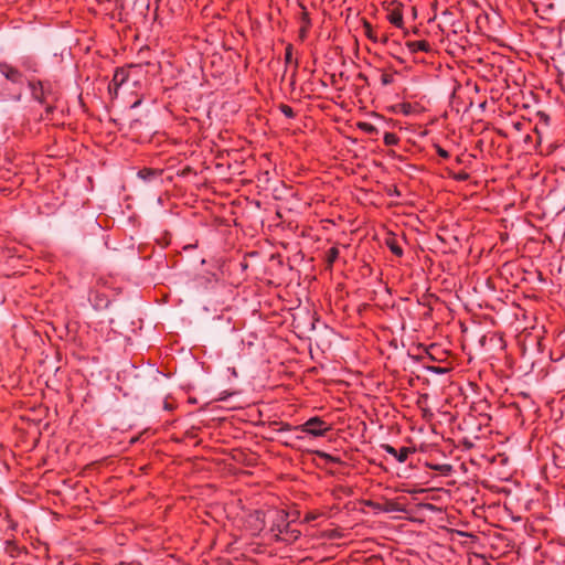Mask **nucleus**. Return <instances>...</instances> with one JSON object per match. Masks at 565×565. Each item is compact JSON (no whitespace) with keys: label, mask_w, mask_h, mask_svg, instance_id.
<instances>
[{"label":"nucleus","mask_w":565,"mask_h":565,"mask_svg":"<svg viewBox=\"0 0 565 565\" xmlns=\"http://www.w3.org/2000/svg\"><path fill=\"white\" fill-rule=\"evenodd\" d=\"M338 254H339V252H338V249H337V248H331V249L329 250L328 260H329L330 263L334 262V259L338 257Z\"/></svg>","instance_id":"14"},{"label":"nucleus","mask_w":565,"mask_h":565,"mask_svg":"<svg viewBox=\"0 0 565 565\" xmlns=\"http://www.w3.org/2000/svg\"><path fill=\"white\" fill-rule=\"evenodd\" d=\"M385 511L387 512H399L403 511L402 508H399L398 503L394 501H387L385 504Z\"/></svg>","instance_id":"9"},{"label":"nucleus","mask_w":565,"mask_h":565,"mask_svg":"<svg viewBox=\"0 0 565 565\" xmlns=\"http://www.w3.org/2000/svg\"><path fill=\"white\" fill-rule=\"evenodd\" d=\"M33 96H34L35 98H39V96H38V94H36L35 89L33 90Z\"/></svg>","instance_id":"18"},{"label":"nucleus","mask_w":565,"mask_h":565,"mask_svg":"<svg viewBox=\"0 0 565 565\" xmlns=\"http://www.w3.org/2000/svg\"><path fill=\"white\" fill-rule=\"evenodd\" d=\"M388 247L396 256L403 255V249L395 242H390Z\"/></svg>","instance_id":"11"},{"label":"nucleus","mask_w":565,"mask_h":565,"mask_svg":"<svg viewBox=\"0 0 565 565\" xmlns=\"http://www.w3.org/2000/svg\"><path fill=\"white\" fill-rule=\"evenodd\" d=\"M384 142L387 146H393L397 142V137L394 134L386 132L384 135Z\"/></svg>","instance_id":"10"},{"label":"nucleus","mask_w":565,"mask_h":565,"mask_svg":"<svg viewBox=\"0 0 565 565\" xmlns=\"http://www.w3.org/2000/svg\"><path fill=\"white\" fill-rule=\"evenodd\" d=\"M0 72L12 82H17L20 78L18 70L6 63H0Z\"/></svg>","instance_id":"4"},{"label":"nucleus","mask_w":565,"mask_h":565,"mask_svg":"<svg viewBox=\"0 0 565 565\" xmlns=\"http://www.w3.org/2000/svg\"><path fill=\"white\" fill-rule=\"evenodd\" d=\"M382 448L390 455L394 456L397 459V461H399V462L406 461V459L411 452L409 448L403 447L399 450H396L393 446L387 445V444L383 445Z\"/></svg>","instance_id":"3"},{"label":"nucleus","mask_w":565,"mask_h":565,"mask_svg":"<svg viewBox=\"0 0 565 565\" xmlns=\"http://www.w3.org/2000/svg\"><path fill=\"white\" fill-rule=\"evenodd\" d=\"M279 108H280V110L282 111V114H284L285 116H287V117H289V118H292V117L295 116L294 110H292V108H291V107H289V106H287V105L281 104V105L279 106Z\"/></svg>","instance_id":"12"},{"label":"nucleus","mask_w":565,"mask_h":565,"mask_svg":"<svg viewBox=\"0 0 565 565\" xmlns=\"http://www.w3.org/2000/svg\"><path fill=\"white\" fill-rule=\"evenodd\" d=\"M302 430L313 436H322L328 430V427L320 418L313 417L302 425Z\"/></svg>","instance_id":"1"},{"label":"nucleus","mask_w":565,"mask_h":565,"mask_svg":"<svg viewBox=\"0 0 565 565\" xmlns=\"http://www.w3.org/2000/svg\"><path fill=\"white\" fill-rule=\"evenodd\" d=\"M383 83H384V84H388V83H390V78H388L387 76H385V77L383 78Z\"/></svg>","instance_id":"16"},{"label":"nucleus","mask_w":565,"mask_h":565,"mask_svg":"<svg viewBox=\"0 0 565 565\" xmlns=\"http://www.w3.org/2000/svg\"><path fill=\"white\" fill-rule=\"evenodd\" d=\"M318 457H320L321 459H323L326 462H340V459L339 458H335L329 454H326L323 451H317L316 452Z\"/></svg>","instance_id":"8"},{"label":"nucleus","mask_w":565,"mask_h":565,"mask_svg":"<svg viewBox=\"0 0 565 565\" xmlns=\"http://www.w3.org/2000/svg\"><path fill=\"white\" fill-rule=\"evenodd\" d=\"M366 28L369 29V31H367V35L372 39V32H370V25H369V24H366Z\"/></svg>","instance_id":"17"},{"label":"nucleus","mask_w":565,"mask_h":565,"mask_svg":"<svg viewBox=\"0 0 565 565\" xmlns=\"http://www.w3.org/2000/svg\"><path fill=\"white\" fill-rule=\"evenodd\" d=\"M407 45H408V47L413 52H417V51L427 52V51H429V44L426 41H414V42L407 43Z\"/></svg>","instance_id":"5"},{"label":"nucleus","mask_w":565,"mask_h":565,"mask_svg":"<svg viewBox=\"0 0 565 565\" xmlns=\"http://www.w3.org/2000/svg\"><path fill=\"white\" fill-rule=\"evenodd\" d=\"M390 21L396 26H401L403 23V15L399 11L394 10L390 13Z\"/></svg>","instance_id":"7"},{"label":"nucleus","mask_w":565,"mask_h":565,"mask_svg":"<svg viewBox=\"0 0 565 565\" xmlns=\"http://www.w3.org/2000/svg\"><path fill=\"white\" fill-rule=\"evenodd\" d=\"M157 175H159V171L152 169H143L138 172V177L142 180H150Z\"/></svg>","instance_id":"6"},{"label":"nucleus","mask_w":565,"mask_h":565,"mask_svg":"<svg viewBox=\"0 0 565 565\" xmlns=\"http://www.w3.org/2000/svg\"><path fill=\"white\" fill-rule=\"evenodd\" d=\"M359 126L361 129H363L366 132H374L376 130V128L374 126H372L371 124H367V122H361Z\"/></svg>","instance_id":"13"},{"label":"nucleus","mask_w":565,"mask_h":565,"mask_svg":"<svg viewBox=\"0 0 565 565\" xmlns=\"http://www.w3.org/2000/svg\"><path fill=\"white\" fill-rule=\"evenodd\" d=\"M127 78L128 75L124 70H117L113 77L111 84L109 85V93L116 96L118 94L119 87L127 81Z\"/></svg>","instance_id":"2"},{"label":"nucleus","mask_w":565,"mask_h":565,"mask_svg":"<svg viewBox=\"0 0 565 565\" xmlns=\"http://www.w3.org/2000/svg\"><path fill=\"white\" fill-rule=\"evenodd\" d=\"M438 154L443 158H448L449 156V153L440 147L438 148Z\"/></svg>","instance_id":"15"}]
</instances>
